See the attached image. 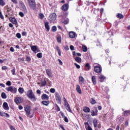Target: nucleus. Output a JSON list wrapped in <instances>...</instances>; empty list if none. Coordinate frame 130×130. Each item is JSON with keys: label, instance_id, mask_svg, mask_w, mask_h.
I'll return each instance as SVG.
<instances>
[{"label": "nucleus", "instance_id": "nucleus-14", "mask_svg": "<svg viewBox=\"0 0 130 130\" xmlns=\"http://www.w3.org/2000/svg\"><path fill=\"white\" fill-rule=\"evenodd\" d=\"M69 35L70 38H75L76 37V32L74 31H70Z\"/></svg>", "mask_w": 130, "mask_h": 130}, {"label": "nucleus", "instance_id": "nucleus-9", "mask_svg": "<svg viewBox=\"0 0 130 130\" xmlns=\"http://www.w3.org/2000/svg\"><path fill=\"white\" fill-rule=\"evenodd\" d=\"M15 102L16 104H19V103H22L23 102V99L21 97H18L15 100Z\"/></svg>", "mask_w": 130, "mask_h": 130}, {"label": "nucleus", "instance_id": "nucleus-41", "mask_svg": "<svg viewBox=\"0 0 130 130\" xmlns=\"http://www.w3.org/2000/svg\"><path fill=\"white\" fill-rule=\"evenodd\" d=\"M91 104H96V101L94 100V99L91 98Z\"/></svg>", "mask_w": 130, "mask_h": 130}, {"label": "nucleus", "instance_id": "nucleus-27", "mask_svg": "<svg viewBox=\"0 0 130 130\" xmlns=\"http://www.w3.org/2000/svg\"><path fill=\"white\" fill-rule=\"evenodd\" d=\"M84 82H85V79H84V77L80 76L79 77V83H80V84H83Z\"/></svg>", "mask_w": 130, "mask_h": 130}, {"label": "nucleus", "instance_id": "nucleus-37", "mask_svg": "<svg viewBox=\"0 0 130 130\" xmlns=\"http://www.w3.org/2000/svg\"><path fill=\"white\" fill-rule=\"evenodd\" d=\"M1 96L3 99H6L7 98V94H6L5 92H2Z\"/></svg>", "mask_w": 130, "mask_h": 130}, {"label": "nucleus", "instance_id": "nucleus-34", "mask_svg": "<svg viewBox=\"0 0 130 130\" xmlns=\"http://www.w3.org/2000/svg\"><path fill=\"white\" fill-rule=\"evenodd\" d=\"M82 50L84 52H87V51L88 50V48H87V47H86V46H82Z\"/></svg>", "mask_w": 130, "mask_h": 130}, {"label": "nucleus", "instance_id": "nucleus-25", "mask_svg": "<svg viewBox=\"0 0 130 130\" xmlns=\"http://www.w3.org/2000/svg\"><path fill=\"white\" fill-rule=\"evenodd\" d=\"M38 48V47L37 46H32L31 47V49L34 52H35V51L37 50Z\"/></svg>", "mask_w": 130, "mask_h": 130}, {"label": "nucleus", "instance_id": "nucleus-16", "mask_svg": "<svg viewBox=\"0 0 130 130\" xmlns=\"http://www.w3.org/2000/svg\"><path fill=\"white\" fill-rule=\"evenodd\" d=\"M42 100H48L49 99V96L46 94H44L42 95Z\"/></svg>", "mask_w": 130, "mask_h": 130}, {"label": "nucleus", "instance_id": "nucleus-35", "mask_svg": "<svg viewBox=\"0 0 130 130\" xmlns=\"http://www.w3.org/2000/svg\"><path fill=\"white\" fill-rule=\"evenodd\" d=\"M117 17L118 19H123V16L120 13H118Z\"/></svg>", "mask_w": 130, "mask_h": 130}, {"label": "nucleus", "instance_id": "nucleus-26", "mask_svg": "<svg viewBox=\"0 0 130 130\" xmlns=\"http://www.w3.org/2000/svg\"><path fill=\"white\" fill-rule=\"evenodd\" d=\"M21 9L24 13H27V8H26V6L24 4H22Z\"/></svg>", "mask_w": 130, "mask_h": 130}, {"label": "nucleus", "instance_id": "nucleus-7", "mask_svg": "<svg viewBox=\"0 0 130 130\" xmlns=\"http://www.w3.org/2000/svg\"><path fill=\"white\" fill-rule=\"evenodd\" d=\"M60 18L61 19V23L63 24H69V19L63 18V16H60Z\"/></svg>", "mask_w": 130, "mask_h": 130}, {"label": "nucleus", "instance_id": "nucleus-40", "mask_svg": "<svg viewBox=\"0 0 130 130\" xmlns=\"http://www.w3.org/2000/svg\"><path fill=\"white\" fill-rule=\"evenodd\" d=\"M57 42L58 43H61V37H58L57 38Z\"/></svg>", "mask_w": 130, "mask_h": 130}, {"label": "nucleus", "instance_id": "nucleus-13", "mask_svg": "<svg viewBox=\"0 0 130 130\" xmlns=\"http://www.w3.org/2000/svg\"><path fill=\"white\" fill-rule=\"evenodd\" d=\"M55 98L57 101H58L59 102H60V101H61L60 95H59V94L58 93V92L55 93Z\"/></svg>", "mask_w": 130, "mask_h": 130}, {"label": "nucleus", "instance_id": "nucleus-39", "mask_svg": "<svg viewBox=\"0 0 130 130\" xmlns=\"http://www.w3.org/2000/svg\"><path fill=\"white\" fill-rule=\"evenodd\" d=\"M37 57L38 58H42V53H39L37 54Z\"/></svg>", "mask_w": 130, "mask_h": 130}, {"label": "nucleus", "instance_id": "nucleus-1", "mask_svg": "<svg viewBox=\"0 0 130 130\" xmlns=\"http://www.w3.org/2000/svg\"><path fill=\"white\" fill-rule=\"evenodd\" d=\"M27 96L32 101V102H35L37 100V98L35 96V94L33 93L32 90L29 89L27 91Z\"/></svg>", "mask_w": 130, "mask_h": 130}, {"label": "nucleus", "instance_id": "nucleus-59", "mask_svg": "<svg viewBox=\"0 0 130 130\" xmlns=\"http://www.w3.org/2000/svg\"><path fill=\"white\" fill-rule=\"evenodd\" d=\"M10 51H11L12 52H14L15 51V50L14 49V48L13 47H11L10 48Z\"/></svg>", "mask_w": 130, "mask_h": 130}, {"label": "nucleus", "instance_id": "nucleus-31", "mask_svg": "<svg viewBox=\"0 0 130 130\" xmlns=\"http://www.w3.org/2000/svg\"><path fill=\"white\" fill-rule=\"evenodd\" d=\"M42 104H43V105H45V106H48V105H49V102H48V101H42Z\"/></svg>", "mask_w": 130, "mask_h": 130}, {"label": "nucleus", "instance_id": "nucleus-49", "mask_svg": "<svg viewBox=\"0 0 130 130\" xmlns=\"http://www.w3.org/2000/svg\"><path fill=\"white\" fill-rule=\"evenodd\" d=\"M16 37H17V38H18L19 39H20V38H21V34L20 33H17L16 34Z\"/></svg>", "mask_w": 130, "mask_h": 130}, {"label": "nucleus", "instance_id": "nucleus-44", "mask_svg": "<svg viewBox=\"0 0 130 130\" xmlns=\"http://www.w3.org/2000/svg\"><path fill=\"white\" fill-rule=\"evenodd\" d=\"M50 92H51V93H55V89L51 88L50 90Z\"/></svg>", "mask_w": 130, "mask_h": 130}, {"label": "nucleus", "instance_id": "nucleus-62", "mask_svg": "<svg viewBox=\"0 0 130 130\" xmlns=\"http://www.w3.org/2000/svg\"><path fill=\"white\" fill-rule=\"evenodd\" d=\"M37 94H41V91H40V90H39V89H38L37 90Z\"/></svg>", "mask_w": 130, "mask_h": 130}, {"label": "nucleus", "instance_id": "nucleus-18", "mask_svg": "<svg viewBox=\"0 0 130 130\" xmlns=\"http://www.w3.org/2000/svg\"><path fill=\"white\" fill-rule=\"evenodd\" d=\"M65 106L68 111H69V112H72V110L71 109V107H70V105H69V103L68 102H66V103L65 104Z\"/></svg>", "mask_w": 130, "mask_h": 130}, {"label": "nucleus", "instance_id": "nucleus-23", "mask_svg": "<svg viewBox=\"0 0 130 130\" xmlns=\"http://www.w3.org/2000/svg\"><path fill=\"white\" fill-rule=\"evenodd\" d=\"M48 24H49L48 22H47L45 23V27L46 29L47 30L48 32V31H49L50 29V27H49V25Z\"/></svg>", "mask_w": 130, "mask_h": 130}, {"label": "nucleus", "instance_id": "nucleus-47", "mask_svg": "<svg viewBox=\"0 0 130 130\" xmlns=\"http://www.w3.org/2000/svg\"><path fill=\"white\" fill-rule=\"evenodd\" d=\"M74 64H75V67H76L77 69L81 68V67L80 66V65L78 64L77 63H74Z\"/></svg>", "mask_w": 130, "mask_h": 130}, {"label": "nucleus", "instance_id": "nucleus-4", "mask_svg": "<svg viewBox=\"0 0 130 130\" xmlns=\"http://www.w3.org/2000/svg\"><path fill=\"white\" fill-rule=\"evenodd\" d=\"M7 91L8 92H11L13 93H17V88L15 87L14 86H10L9 87L6 88Z\"/></svg>", "mask_w": 130, "mask_h": 130}, {"label": "nucleus", "instance_id": "nucleus-3", "mask_svg": "<svg viewBox=\"0 0 130 130\" xmlns=\"http://www.w3.org/2000/svg\"><path fill=\"white\" fill-rule=\"evenodd\" d=\"M28 2L31 9L32 10H35V9H36V3H35V0H28Z\"/></svg>", "mask_w": 130, "mask_h": 130}, {"label": "nucleus", "instance_id": "nucleus-55", "mask_svg": "<svg viewBox=\"0 0 130 130\" xmlns=\"http://www.w3.org/2000/svg\"><path fill=\"white\" fill-rule=\"evenodd\" d=\"M19 16H20V17H24V13H23V12H19Z\"/></svg>", "mask_w": 130, "mask_h": 130}, {"label": "nucleus", "instance_id": "nucleus-61", "mask_svg": "<svg viewBox=\"0 0 130 130\" xmlns=\"http://www.w3.org/2000/svg\"><path fill=\"white\" fill-rule=\"evenodd\" d=\"M56 49L57 50V51H60V50L59 49V47L58 46H56Z\"/></svg>", "mask_w": 130, "mask_h": 130}, {"label": "nucleus", "instance_id": "nucleus-52", "mask_svg": "<svg viewBox=\"0 0 130 130\" xmlns=\"http://www.w3.org/2000/svg\"><path fill=\"white\" fill-rule=\"evenodd\" d=\"M31 60V58L29 56H26V61H30Z\"/></svg>", "mask_w": 130, "mask_h": 130}, {"label": "nucleus", "instance_id": "nucleus-50", "mask_svg": "<svg viewBox=\"0 0 130 130\" xmlns=\"http://www.w3.org/2000/svg\"><path fill=\"white\" fill-rule=\"evenodd\" d=\"M4 116H6V117H10V115L7 113H4Z\"/></svg>", "mask_w": 130, "mask_h": 130}, {"label": "nucleus", "instance_id": "nucleus-24", "mask_svg": "<svg viewBox=\"0 0 130 130\" xmlns=\"http://www.w3.org/2000/svg\"><path fill=\"white\" fill-rule=\"evenodd\" d=\"M91 69V66L89 64V63H86L85 64V70L86 71H89V70Z\"/></svg>", "mask_w": 130, "mask_h": 130}, {"label": "nucleus", "instance_id": "nucleus-21", "mask_svg": "<svg viewBox=\"0 0 130 130\" xmlns=\"http://www.w3.org/2000/svg\"><path fill=\"white\" fill-rule=\"evenodd\" d=\"M76 90L79 94H82V90H81V87H80V85H76Z\"/></svg>", "mask_w": 130, "mask_h": 130}, {"label": "nucleus", "instance_id": "nucleus-46", "mask_svg": "<svg viewBox=\"0 0 130 130\" xmlns=\"http://www.w3.org/2000/svg\"><path fill=\"white\" fill-rule=\"evenodd\" d=\"M0 18L2 19V20H4V19H5V17H4V15L2 12H0Z\"/></svg>", "mask_w": 130, "mask_h": 130}, {"label": "nucleus", "instance_id": "nucleus-57", "mask_svg": "<svg viewBox=\"0 0 130 130\" xmlns=\"http://www.w3.org/2000/svg\"><path fill=\"white\" fill-rule=\"evenodd\" d=\"M12 2H13L14 4H15L16 5H17V4H18V2L17 1V0H11Z\"/></svg>", "mask_w": 130, "mask_h": 130}, {"label": "nucleus", "instance_id": "nucleus-32", "mask_svg": "<svg viewBox=\"0 0 130 130\" xmlns=\"http://www.w3.org/2000/svg\"><path fill=\"white\" fill-rule=\"evenodd\" d=\"M130 115V111L129 110H127L125 111L124 112V116H128V115Z\"/></svg>", "mask_w": 130, "mask_h": 130}, {"label": "nucleus", "instance_id": "nucleus-2", "mask_svg": "<svg viewBox=\"0 0 130 130\" xmlns=\"http://www.w3.org/2000/svg\"><path fill=\"white\" fill-rule=\"evenodd\" d=\"M24 110L25 112H26V115L28 116V117H30V118H32V117H33V114H32L31 115H30L31 114V107L30 106H25L24 107Z\"/></svg>", "mask_w": 130, "mask_h": 130}, {"label": "nucleus", "instance_id": "nucleus-64", "mask_svg": "<svg viewBox=\"0 0 130 130\" xmlns=\"http://www.w3.org/2000/svg\"><path fill=\"white\" fill-rule=\"evenodd\" d=\"M10 128L11 130H16L15 127H14V126H11Z\"/></svg>", "mask_w": 130, "mask_h": 130}, {"label": "nucleus", "instance_id": "nucleus-51", "mask_svg": "<svg viewBox=\"0 0 130 130\" xmlns=\"http://www.w3.org/2000/svg\"><path fill=\"white\" fill-rule=\"evenodd\" d=\"M70 48L71 50H72V51L75 50V47L73 45H71L70 47Z\"/></svg>", "mask_w": 130, "mask_h": 130}, {"label": "nucleus", "instance_id": "nucleus-19", "mask_svg": "<svg viewBox=\"0 0 130 130\" xmlns=\"http://www.w3.org/2000/svg\"><path fill=\"white\" fill-rule=\"evenodd\" d=\"M83 111H84V112H86V113H89V112H90V110L89 107H84L83 108Z\"/></svg>", "mask_w": 130, "mask_h": 130}, {"label": "nucleus", "instance_id": "nucleus-6", "mask_svg": "<svg viewBox=\"0 0 130 130\" xmlns=\"http://www.w3.org/2000/svg\"><path fill=\"white\" fill-rule=\"evenodd\" d=\"M49 20L50 22H54L56 20V14L53 13L51 14L49 17Z\"/></svg>", "mask_w": 130, "mask_h": 130}, {"label": "nucleus", "instance_id": "nucleus-56", "mask_svg": "<svg viewBox=\"0 0 130 130\" xmlns=\"http://www.w3.org/2000/svg\"><path fill=\"white\" fill-rule=\"evenodd\" d=\"M58 60L59 61V64H60L61 66H62L63 63L61 60H60V59H58Z\"/></svg>", "mask_w": 130, "mask_h": 130}, {"label": "nucleus", "instance_id": "nucleus-36", "mask_svg": "<svg viewBox=\"0 0 130 130\" xmlns=\"http://www.w3.org/2000/svg\"><path fill=\"white\" fill-rule=\"evenodd\" d=\"M11 73L13 76L16 75V68H13V69L11 70Z\"/></svg>", "mask_w": 130, "mask_h": 130}, {"label": "nucleus", "instance_id": "nucleus-58", "mask_svg": "<svg viewBox=\"0 0 130 130\" xmlns=\"http://www.w3.org/2000/svg\"><path fill=\"white\" fill-rule=\"evenodd\" d=\"M2 70L5 71V70H8V68L6 66H4L2 67Z\"/></svg>", "mask_w": 130, "mask_h": 130}, {"label": "nucleus", "instance_id": "nucleus-12", "mask_svg": "<svg viewBox=\"0 0 130 130\" xmlns=\"http://www.w3.org/2000/svg\"><path fill=\"white\" fill-rule=\"evenodd\" d=\"M46 74L49 77V78H52L53 76L52 75V73L51 72V70L48 69L46 70Z\"/></svg>", "mask_w": 130, "mask_h": 130}, {"label": "nucleus", "instance_id": "nucleus-42", "mask_svg": "<svg viewBox=\"0 0 130 130\" xmlns=\"http://www.w3.org/2000/svg\"><path fill=\"white\" fill-rule=\"evenodd\" d=\"M52 32H55V31H56V26H53L52 27Z\"/></svg>", "mask_w": 130, "mask_h": 130}, {"label": "nucleus", "instance_id": "nucleus-45", "mask_svg": "<svg viewBox=\"0 0 130 130\" xmlns=\"http://www.w3.org/2000/svg\"><path fill=\"white\" fill-rule=\"evenodd\" d=\"M41 85L42 86H45V85H46V82L45 81V80L42 81Z\"/></svg>", "mask_w": 130, "mask_h": 130}, {"label": "nucleus", "instance_id": "nucleus-5", "mask_svg": "<svg viewBox=\"0 0 130 130\" xmlns=\"http://www.w3.org/2000/svg\"><path fill=\"white\" fill-rule=\"evenodd\" d=\"M94 71L95 73H97V74H100L101 72H102V67L101 66H96L94 68Z\"/></svg>", "mask_w": 130, "mask_h": 130}, {"label": "nucleus", "instance_id": "nucleus-43", "mask_svg": "<svg viewBox=\"0 0 130 130\" xmlns=\"http://www.w3.org/2000/svg\"><path fill=\"white\" fill-rule=\"evenodd\" d=\"M39 17H40V19H43V18H44V15H43V14L41 13L39 14Z\"/></svg>", "mask_w": 130, "mask_h": 130}, {"label": "nucleus", "instance_id": "nucleus-38", "mask_svg": "<svg viewBox=\"0 0 130 130\" xmlns=\"http://www.w3.org/2000/svg\"><path fill=\"white\" fill-rule=\"evenodd\" d=\"M5 5H6V3H5V1H4V0H0V6L4 7Z\"/></svg>", "mask_w": 130, "mask_h": 130}, {"label": "nucleus", "instance_id": "nucleus-8", "mask_svg": "<svg viewBox=\"0 0 130 130\" xmlns=\"http://www.w3.org/2000/svg\"><path fill=\"white\" fill-rule=\"evenodd\" d=\"M13 10H11V11H5V16L7 18H10L11 16H13Z\"/></svg>", "mask_w": 130, "mask_h": 130}, {"label": "nucleus", "instance_id": "nucleus-17", "mask_svg": "<svg viewBox=\"0 0 130 130\" xmlns=\"http://www.w3.org/2000/svg\"><path fill=\"white\" fill-rule=\"evenodd\" d=\"M98 110H97V108H95V112L94 111V110H91V113L92 116H96V115H98Z\"/></svg>", "mask_w": 130, "mask_h": 130}, {"label": "nucleus", "instance_id": "nucleus-28", "mask_svg": "<svg viewBox=\"0 0 130 130\" xmlns=\"http://www.w3.org/2000/svg\"><path fill=\"white\" fill-rule=\"evenodd\" d=\"M93 123L94 127H97V124H98V120H97L96 119H94L93 120Z\"/></svg>", "mask_w": 130, "mask_h": 130}, {"label": "nucleus", "instance_id": "nucleus-63", "mask_svg": "<svg viewBox=\"0 0 130 130\" xmlns=\"http://www.w3.org/2000/svg\"><path fill=\"white\" fill-rule=\"evenodd\" d=\"M0 86L1 87H3V88H5V87H6V85H5V84L3 83L0 84Z\"/></svg>", "mask_w": 130, "mask_h": 130}, {"label": "nucleus", "instance_id": "nucleus-54", "mask_svg": "<svg viewBox=\"0 0 130 130\" xmlns=\"http://www.w3.org/2000/svg\"><path fill=\"white\" fill-rule=\"evenodd\" d=\"M22 36H26L27 35V32L26 31H23L22 32Z\"/></svg>", "mask_w": 130, "mask_h": 130}, {"label": "nucleus", "instance_id": "nucleus-60", "mask_svg": "<svg viewBox=\"0 0 130 130\" xmlns=\"http://www.w3.org/2000/svg\"><path fill=\"white\" fill-rule=\"evenodd\" d=\"M18 61H24V58H18Z\"/></svg>", "mask_w": 130, "mask_h": 130}, {"label": "nucleus", "instance_id": "nucleus-29", "mask_svg": "<svg viewBox=\"0 0 130 130\" xmlns=\"http://www.w3.org/2000/svg\"><path fill=\"white\" fill-rule=\"evenodd\" d=\"M5 9L6 11L5 12H11L12 8L11 7H9V6L7 5L5 7Z\"/></svg>", "mask_w": 130, "mask_h": 130}, {"label": "nucleus", "instance_id": "nucleus-11", "mask_svg": "<svg viewBox=\"0 0 130 130\" xmlns=\"http://www.w3.org/2000/svg\"><path fill=\"white\" fill-rule=\"evenodd\" d=\"M61 9H62V10L64 11V12L68 11V10H69V4H66L64 5H63L62 6Z\"/></svg>", "mask_w": 130, "mask_h": 130}, {"label": "nucleus", "instance_id": "nucleus-20", "mask_svg": "<svg viewBox=\"0 0 130 130\" xmlns=\"http://www.w3.org/2000/svg\"><path fill=\"white\" fill-rule=\"evenodd\" d=\"M99 78L100 79V81L101 82H104V80H105V77L103 75H101L99 76Z\"/></svg>", "mask_w": 130, "mask_h": 130}, {"label": "nucleus", "instance_id": "nucleus-22", "mask_svg": "<svg viewBox=\"0 0 130 130\" xmlns=\"http://www.w3.org/2000/svg\"><path fill=\"white\" fill-rule=\"evenodd\" d=\"M92 81L93 85H96L97 84V81L96 80V77L94 76H92Z\"/></svg>", "mask_w": 130, "mask_h": 130}, {"label": "nucleus", "instance_id": "nucleus-53", "mask_svg": "<svg viewBox=\"0 0 130 130\" xmlns=\"http://www.w3.org/2000/svg\"><path fill=\"white\" fill-rule=\"evenodd\" d=\"M64 120L65 122H69V119H68V117H65L64 118Z\"/></svg>", "mask_w": 130, "mask_h": 130}, {"label": "nucleus", "instance_id": "nucleus-33", "mask_svg": "<svg viewBox=\"0 0 130 130\" xmlns=\"http://www.w3.org/2000/svg\"><path fill=\"white\" fill-rule=\"evenodd\" d=\"M18 92L20 93V94H23L24 93V88H22V87H20L18 89Z\"/></svg>", "mask_w": 130, "mask_h": 130}, {"label": "nucleus", "instance_id": "nucleus-48", "mask_svg": "<svg viewBox=\"0 0 130 130\" xmlns=\"http://www.w3.org/2000/svg\"><path fill=\"white\" fill-rule=\"evenodd\" d=\"M6 85L7 86H11V85H12V82H11V81H8L7 82Z\"/></svg>", "mask_w": 130, "mask_h": 130}, {"label": "nucleus", "instance_id": "nucleus-30", "mask_svg": "<svg viewBox=\"0 0 130 130\" xmlns=\"http://www.w3.org/2000/svg\"><path fill=\"white\" fill-rule=\"evenodd\" d=\"M75 60L77 61V62H78L79 63H80V62H82V58H81L79 57H76L75 58Z\"/></svg>", "mask_w": 130, "mask_h": 130}, {"label": "nucleus", "instance_id": "nucleus-10", "mask_svg": "<svg viewBox=\"0 0 130 130\" xmlns=\"http://www.w3.org/2000/svg\"><path fill=\"white\" fill-rule=\"evenodd\" d=\"M9 20L11 23H13L14 25H17L18 24V21H17V19L15 18L10 17L9 18Z\"/></svg>", "mask_w": 130, "mask_h": 130}, {"label": "nucleus", "instance_id": "nucleus-15", "mask_svg": "<svg viewBox=\"0 0 130 130\" xmlns=\"http://www.w3.org/2000/svg\"><path fill=\"white\" fill-rule=\"evenodd\" d=\"M3 107L5 110H9L10 109L9 106L8 105V103L6 102L3 103Z\"/></svg>", "mask_w": 130, "mask_h": 130}]
</instances>
